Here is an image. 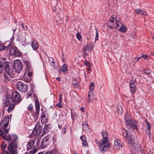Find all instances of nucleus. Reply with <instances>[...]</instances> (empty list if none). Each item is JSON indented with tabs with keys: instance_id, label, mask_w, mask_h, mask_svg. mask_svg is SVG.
Here are the masks:
<instances>
[{
	"instance_id": "nucleus-42",
	"label": "nucleus",
	"mask_w": 154,
	"mask_h": 154,
	"mask_svg": "<svg viewBox=\"0 0 154 154\" xmlns=\"http://www.w3.org/2000/svg\"><path fill=\"white\" fill-rule=\"evenodd\" d=\"M76 37L77 38L79 39V40L80 41L82 39V36L79 33H76Z\"/></svg>"
},
{
	"instance_id": "nucleus-33",
	"label": "nucleus",
	"mask_w": 154,
	"mask_h": 154,
	"mask_svg": "<svg viewBox=\"0 0 154 154\" xmlns=\"http://www.w3.org/2000/svg\"><path fill=\"white\" fill-rule=\"evenodd\" d=\"M72 84L74 85V87L75 88H77L79 86V85L77 81L75 79H74L72 81Z\"/></svg>"
},
{
	"instance_id": "nucleus-1",
	"label": "nucleus",
	"mask_w": 154,
	"mask_h": 154,
	"mask_svg": "<svg viewBox=\"0 0 154 154\" xmlns=\"http://www.w3.org/2000/svg\"><path fill=\"white\" fill-rule=\"evenodd\" d=\"M123 137L125 141H128L129 148L131 150L136 152L138 150L139 145L137 142L133 140L130 132L126 129L122 131Z\"/></svg>"
},
{
	"instance_id": "nucleus-51",
	"label": "nucleus",
	"mask_w": 154,
	"mask_h": 154,
	"mask_svg": "<svg viewBox=\"0 0 154 154\" xmlns=\"http://www.w3.org/2000/svg\"><path fill=\"white\" fill-rule=\"evenodd\" d=\"M61 131L62 132H63V133H65L66 132L65 128H62L61 129Z\"/></svg>"
},
{
	"instance_id": "nucleus-34",
	"label": "nucleus",
	"mask_w": 154,
	"mask_h": 154,
	"mask_svg": "<svg viewBox=\"0 0 154 154\" xmlns=\"http://www.w3.org/2000/svg\"><path fill=\"white\" fill-rule=\"evenodd\" d=\"M89 51H88V47H87V45L84 47L82 49L83 53L85 55L86 54L87 52Z\"/></svg>"
},
{
	"instance_id": "nucleus-5",
	"label": "nucleus",
	"mask_w": 154,
	"mask_h": 154,
	"mask_svg": "<svg viewBox=\"0 0 154 154\" xmlns=\"http://www.w3.org/2000/svg\"><path fill=\"white\" fill-rule=\"evenodd\" d=\"M13 66L15 71L18 73H20L23 69L21 62L18 60H16L14 61Z\"/></svg>"
},
{
	"instance_id": "nucleus-2",
	"label": "nucleus",
	"mask_w": 154,
	"mask_h": 154,
	"mask_svg": "<svg viewBox=\"0 0 154 154\" xmlns=\"http://www.w3.org/2000/svg\"><path fill=\"white\" fill-rule=\"evenodd\" d=\"M9 122V118L5 117L0 123L2 129L0 130V135L3 137L5 140H11L10 135L8 134V130L5 129L8 126Z\"/></svg>"
},
{
	"instance_id": "nucleus-10",
	"label": "nucleus",
	"mask_w": 154,
	"mask_h": 154,
	"mask_svg": "<svg viewBox=\"0 0 154 154\" xmlns=\"http://www.w3.org/2000/svg\"><path fill=\"white\" fill-rule=\"evenodd\" d=\"M35 106L36 112L33 114V115L37 119L39 116V112L40 111V104L38 100H36L35 101Z\"/></svg>"
},
{
	"instance_id": "nucleus-57",
	"label": "nucleus",
	"mask_w": 154,
	"mask_h": 154,
	"mask_svg": "<svg viewBox=\"0 0 154 154\" xmlns=\"http://www.w3.org/2000/svg\"><path fill=\"white\" fill-rule=\"evenodd\" d=\"M88 63L87 62L85 61V62L84 63V64L85 65H88Z\"/></svg>"
},
{
	"instance_id": "nucleus-28",
	"label": "nucleus",
	"mask_w": 154,
	"mask_h": 154,
	"mask_svg": "<svg viewBox=\"0 0 154 154\" xmlns=\"http://www.w3.org/2000/svg\"><path fill=\"white\" fill-rule=\"evenodd\" d=\"M23 78L25 81L27 83L31 81V78L29 76H27V75L24 74L23 75Z\"/></svg>"
},
{
	"instance_id": "nucleus-45",
	"label": "nucleus",
	"mask_w": 154,
	"mask_h": 154,
	"mask_svg": "<svg viewBox=\"0 0 154 154\" xmlns=\"http://www.w3.org/2000/svg\"><path fill=\"white\" fill-rule=\"evenodd\" d=\"M82 144L84 146H87V142L86 140H83V141L82 142Z\"/></svg>"
},
{
	"instance_id": "nucleus-31",
	"label": "nucleus",
	"mask_w": 154,
	"mask_h": 154,
	"mask_svg": "<svg viewBox=\"0 0 154 154\" xmlns=\"http://www.w3.org/2000/svg\"><path fill=\"white\" fill-rule=\"evenodd\" d=\"M82 129L84 131H87L89 130V128L87 124H84L83 125Z\"/></svg>"
},
{
	"instance_id": "nucleus-15",
	"label": "nucleus",
	"mask_w": 154,
	"mask_h": 154,
	"mask_svg": "<svg viewBox=\"0 0 154 154\" xmlns=\"http://www.w3.org/2000/svg\"><path fill=\"white\" fill-rule=\"evenodd\" d=\"M114 15L112 16L110 18L109 20L107 22L108 26L110 29L115 28L116 27V25H111L112 23L114 22Z\"/></svg>"
},
{
	"instance_id": "nucleus-18",
	"label": "nucleus",
	"mask_w": 154,
	"mask_h": 154,
	"mask_svg": "<svg viewBox=\"0 0 154 154\" xmlns=\"http://www.w3.org/2000/svg\"><path fill=\"white\" fill-rule=\"evenodd\" d=\"M35 142V140L34 138L32 139L28 142L27 145V149L29 150L31 149L34 145Z\"/></svg>"
},
{
	"instance_id": "nucleus-24",
	"label": "nucleus",
	"mask_w": 154,
	"mask_h": 154,
	"mask_svg": "<svg viewBox=\"0 0 154 154\" xmlns=\"http://www.w3.org/2000/svg\"><path fill=\"white\" fill-rule=\"evenodd\" d=\"M51 128L50 125H45L44 127L43 133L44 134L47 133Z\"/></svg>"
},
{
	"instance_id": "nucleus-30",
	"label": "nucleus",
	"mask_w": 154,
	"mask_h": 154,
	"mask_svg": "<svg viewBox=\"0 0 154 154\" xmlns=\"http://www.w3.org/2000/svg\"><path fill=\"white\" fill-rule=\"evenodd\" d=\"M94 43L90 42V43L87 45L88 48V51H91L94 47Z\"/></svg>"
},
{
	"instance_id": "nucleus-37",
	"label": "nucleus",
	"mask_w": 154,
	"mask_h": 154,
	"mask_svg": "<svg viewBox=\"0 0 154 154\" xmlns=\"http://www.w3.org/2000/svg\"><path fill=\"white\" fill-rule=\"evenodd\" d=\"M26 71H27L28 73L27 74V76H29L30 78H31V76L32 75V69L31 68H30L29 69H28L27 70H26Z\"/></svg>"
},
{
	"instance_id": "nucleus-35",
	"label": "nucleus",
	"mask_w": 154,
	"mask_h": 154,
	"mask_svg": "<svg viewBox=\"0 0 154 154\" xmlns=\"http://www.w3.org/2000/svg\"><path fill=\"white\" fill-rule=\"evenodd\" d=\"M24 63L27 66V67H26V70H27L28 69H29L30 68H31L30 66H29L30 62L29 61L25 60L24 61Z\"/></svg>"
},
{
	"instance_id": "nucleus-49",
	"label": "nucleus",
	"mask_w": 154,
	"mask_h": 154,
	"mask_svg": "<svg viewBox=\"0 0 154 154\" xmlns=\"http://www.w3.org/2000/svg\"><path fill=\"white\" fill-rule=\"evenodd\" d=\"M81 140L83 141V140H86V137L84 135H82L80 137Z\"/></svg>"
},
{
	"instance_id": "nucleus-40",
	"label": "nucleus",
	"mask_w": 154,
	"mask_h": 154,
	"mask_svg": "<svg viewBox=\"0 0 154 154\" xmlns=\"http://www.w3.org/2000/svg\"><path fill=\"white\" fill-rule=\"evenodd\" d=\"M37 150V149L36 148H34L31 151L29 152L30 154H34L36 152Z\"/></svg>"
},
{
	"instance_id": "nucleus-63",
	"label": "nucleus",
	"mask_w": 154,
	"mask_h": 154,
	"mask_svg": "<svg viewBox=\"0 0 154 154\" xmlns=\"http://www.w3.org/2000/svg\"><path fill=\"white\" fill-rule=\"evenodd\" d=\"M131 154H136V152H133V153H132Z\"/></svg>"
},
{
	"instance_id": "nucleus-29",
	"label": "nucleus",
	"mask_w": 154,
	"mask_h": 154,
	"mask_svg": "<svg viewBox=\"0 0 154 154\" xmlns=\"http://www.w3.org/2000/svg\"><path fill=\"white\" fill-rule=\"evenodd\" d=\"M15 106V105L14 104H10L8 109V112H11L13 110Z\"/></svg>"
},
{
	"instance_id": "nucleus-59",
	"label": "nucleus",
	"mask_w": 154,
	"mask_h": 154,
	"mask_svg": "<svg viewBox=\"0 0 154 154\" xmlns=\"http://www.w3.org/2000/svg\"><path fill=\"white\" fill-rule=\"evenodd\" d=\"M58 127H59V128L60 129L61 128V126L59 124H58Z\"/></svg>"
},
{
	"instance_id": "nucleus-44",
	"label": "nucleus",
	"mask_w": 154,
	"mask_h": 154,
	"mask_svg": "<svg viewBox=\"0 0 154 154\" xmlns=\"http://www.w3.org/2000/svg\"><path fill=\"white\" fill-rule=\"evenodd\" d=\"M120 24H121V23L120 22H119L118 21H116V23L115 24H114V23H112L111 25H115V24L116 25V26H120Z\"/></svg>"
},
{
	"instance_id": "nucleus-12",
	"label": "nucleus",
	"mask_w": 154,
	"mask_h": 154,
	"mask_svg": "<svg viewBox=\"0 0 154 154\" xmlns=\"http://www.w3.org/2000/svg\"><path fill=\"white\" fill-rule=\"evenodd\" d=\"M114 147L117 149L121 148L123 146L122 143L119 139H116L114 142Z\"/></svg>"
},
{
	"instance_id": "nucleus-14",
	"label": "nucleus",
	"mask_w": 154,
	"mask_h": 154,
	"mask_svg": "<svg viewBox=\"0 0 154 154\" xmlns=\"http://www.w3.org/2000/svg\"><path fill=\"white\" fill-rule=\"evenodd\" d=\"M100 144V145L99 148L103 152H104L108 150L109 147V144L108 142H107V143H105L102 144Z\"/></svg>"
},
{
	"instance_id": "nucleus-60",
	"label": "nucleus",
	"mask_w": 154,
	"mask_h": 154,
	"mask_svg": "<svg viewBox=\"0 0 154 154\" xmlns=\"http://www.w3.org/2000/svg\"><path fill=\"white\" fill-rule=\"evenodd\" d=\"M22 27H23V28H25L24 27V26L23 24V23H22Z\"/></svg>"
},
{
	"instance_id": "nucleus-50",
	"label": "nucleus",
	"mask_w": 154,
	"mask_h": 154,
	"mask_svg": "<svg viewBox=\"0 0 154 154\" xmlns=\"http://www.w3.org/2000/svg\"><path fill=\"white\" fill-rule=\"evenodd\" d=\"M98 34L97 31H96V33L95 36V41H97L98 39Z\"/></svg>"
},
{
	"instance_id": "nucleus-41",
	"label": "nucleus",
	"mask_w": 154,
	"mask_h": 154,
	"mask_svg": "<svg viewBox=\"0 0 154 154\" xmlns=\"http://www.w3.org/2000/svg\"><path fill=\"white\" fill-rule=\"evenodd\" d=\"M28 109L30 111H32L33 110V106L32 104L29 105L28 107Z\"/></svg>"
},
{
	"instance_id": "nucleus-64",
	"label": "nucleus",
	"mask_w": 154,
	"mask_h": 154,
	"mask_svg": "<svg viewBox=\"0 0 154 154\" xmlns=\"http://www.w3.org/2000/svg\"><path fill=\"white\" fill-rule=\"evenodd\" d=\"M24 154H29L28 152H25Z\"/></svg>"
},
{
	"instance_id": "nucleus-55",
	"label": "nucleus",
	"mask_w": 154,
	"mask_h": 154,
	"mask_svg": "<svg viewBox=\"0 0 154 154\" xmlns=\"http://www.w3.org/2000/svg\"><path fill=\"white\" fill-rule=\"evenodd\" d=\"M45 154H52L51 152H49L46 153Z\"/></svg>"
},
{
	"instance_id": "nucleus-20",
	"label": "nucleus",
	"mask_w": 154,
	"mask_h": 154,
	"mask_svg": "<svg viewBox=\"0 0 154 154\" xmlns=\"http://www.w3.org/2000/svg\"><path fill=\"white\" fill-rule=\"evenodd\" d=\"M132 120L131 116L128 114L126 113L125 116L124 121L126 124H128L129 122Z\"/></svg>"
},
{
	"instance_id": "nucleus-7",
	"label": "nucleus",
	"mask_w": 154,
	"mask_h": 154,
	"mask_svg": "<svg viewBox=\"0 0 154 154\" xmlns=\"http://www.w3.org/2000/svg\"><path fill=\"white\" fill-rule=\"evenodd\" d=\"M17 89L20 92H25L27 91V85L21 82H17Z\"/></svg>"
},
{
	"instance_id": "nucleus-48",
	"label": "nucleus",
	"mask_w": 154,
	"mask_h": 154,
	"mask_svg": "<svg viewBox=\"0 0 154 154\" xmlns=\"http://www.w3.org/2000/svg\"><path fill=\"white\" fill-rule=\"evenodd\" d=\"M61 103H60L59 102L56 105L57 107H59V108H62L63 107V105L61 104Z\"/></svg>"
},
{
	"instance_id": "nucleus-52",
	"label": "nucleus",
	"mask_w": 154,
	"mask_h": 154,
	"mask_svg": "<svg viewBox=\"0 0 154 154\" xmlns=\"http://www.w3.org/2000/svg\"><path fill=\"white\" fill-rule=\"evenodd\" d=\"M141 57H143V58L145 59V60H147V56L146 55H143L141 56Z\"/></svg>"
},
{
	"instance_id": "nucleus-16",
	"label": "nucleus",
	"mask_w": 154,
	"mask_h": 154,
	"mask_svg": "<svg viewBox=\"0 0 154 154\" xmlns=\"http://www.w3.org/2000/svg\"><path fill=\"white\" fill-rule=\"evenodd\" d=\"M49 138L48 137H44L41 142V146L42 148H44L46 147L49 144Z\"/></svg>"
},
{
	"instance_id": "nucleus-56",
	"label": "nucleus",
	"mask_w": 154,
	"mask_h": 154,
	"mask_svg": "<svg viewBox=\"0 0 154 154\" xmlns=\"http://www.w3.org/2000/svg\"><path fill=\"white\" fill-rule=\"evenodd\" d=\"M56 79L58 81H60V78L59 77H57L56 78Z\"/></svg>"
},
{
	"instance_id": "nucleus-46",
	"label": "nucleus",
	"mask_w": 154,
	"mask_h": 154,
	"mask_svg": "<svg viewBox=\"0 0 154 154\" xmlns=\"http://www.w3.org/2000/svg\"><path fill=\"white\" fill-rule=\"evenodd\" d=\"M146 125L147 126V128L149 130L150 128V124L148 122H146Z\"/></svg>"
},
{
	"instance_id": "nucleus-26",
	"label": "nucleus",
	"mask_w": 154,
	"mask_h": 154,
	"mask_svg": "<svg viewBox=\"0 0 154 154\" xmlns=\"http://www.w3.org/2000/svg\"><path fill=\"white\" fill-rule=\"evenodd\" d=\"M41 121L43 123H45L48 122V119L46 118V116L44 113H42L41 117Z\"/></svg>"
},
{
	"instance_id": "nucleus-38",
	"label": "nucleus",
	"mask_w": 154,
	"mask_h": 154,
	"mask_svg": "<svg viewBox=\"0 0 154 154\" xmlns=\"http://www.w3.org/2000/svg\"><path fill=\"white\" fill-rule=\"evenodd\" d=\"M4 63L0 60V74L1 73L3 70V65Z\"/></svg>"
},
{
	"instance_id": "nucleus-61",
	"label": "nucleus",
	"mask_w": 154,
	"mask_h": 154,
	"mask_svg": "<svg viewBox=\"0 0 154 154\" xmlns=\"http://www.w3.org/2000/svg\"><path fill=\"white\" fill-rule=\"evenodd\" d=\"M88 71H91V69L90 68H89L88 69Z\"/></svg>"
},
{
	"instance_id": "nucleus-8",
	"label": "nucleus",
	"mask_w": 154,
	"mask_h": 154,
	"mask_svg": "<svg viewBox=\"0 0 154 154\" xmlns=\"http://www.w3.org/2000/svg\"><path fill=\"white\" fill-rule=\"evenodd\" d=\"M9 54L11 55L19 57L21 55L20 52L17 49L16 47H12L10 48Z\"/></svg>"
},
{
	"instance_id": "nucleus-54",
	"label": "nucleus",
	"mask_w": 154,
	"mask_h": 154,
	"mask_svg": "<svg viewBox=\"0 0 154 154\" xmlns=\"http://www.w3.org/2000/svg\"><path fill=\"white\" fill-rule=\"evenodd\" d=\"M81 110L82 112H83L85 111V108L83 107H82L81 108Z\"/></svg>"
},
{
	"instance_id": "nucleus-47",
	"label": "nucleus",
	"mask_w": 154,
	"mask_h": 154,
	"mask_svg": "<svg viewBox=\"0 0 154 154\" xmlns=\"http://www.w3.org/2000/svg\"><path fill=\"white\" fill-rule=\"evenodd\" d=\"M62 94L60 95L59 96V102L60 103H62Z\"/></svg>"
},
{
	"instance_id": "nucleus-23",
	"label": "nucleus",
	"mask_w": 154,
	"mask_h": 154,
	"mask_svg": "<svg viewBox=\"0 0 154 154\" xmlns=\"http://www.w3.org/2000/svg\"><path fill=\"white\" fill-rule=\"evenodd\" d=\"M31 46L34 50H37L38 48V42L36 41H34L32 42Z\"/></svg>"
},
{
	"instance_id": "nucleus-21",
	"label": "nucleus",
	"mask_w": 154,
	"mask_h": 154,
	"mask_svg": "<svg viewBox=\"0 0 154 154\" xmlns=\"http://www.w3.org/2000/svg\"><path fill=\"white\" fill-rule=\"evenodd\" d=\"M14 45V44L12 41H11L9 43V46H5L3 45L0 44V51H3L4 50H7V51L9 49L10 46H11Z\"/></svg>"
},
{
	"instance_id": "nucleus-13",
	"label": "nucleus",
	"mask_w": 154,
	"mask_h": 154,
	"mask_svg": "<svg viewBox=\"0 0 154 154\" xmlns=\"http://www.w3.org/2000/svg\"><path fill=\"white\" fill-rule=\"evenodd\" d=\"M129 122V123H128V124H126L127 128H129L131 127L133 129H137L138 126L137 125V122L136 121H135L134 120L133 121L132 120H131Z\"/></svg>"
},
{
	"instance_id": "nucleus-4",
	"label": "nucleus",
	"mask_w": 154,
	"mask_h": 154,
	"mask_svg": "<svg viewBox=\"0 0 154 154\" xmlns=\"http://www.w3.org/2000/svg\"><path fill=\"white\" fill-rule=\"evenodd\" d=\"M10 63L8 62H5L4 63V66L5 70L7 73L11 77H13L14 76V74L15 71L14 68L10 66Z\"/></svg>"
},
{
	"instance_id": "nucleus-11",
	"label": "nucleus",
	"mask_w": 154,
	"mask_h": 154,
	"mask_svg": "<svg viewBox=\"0 0 154 154\" xmlns=\"http://www.w3.org/2000/svg\"><path fill=\"white\" fill-rule=\"evenodd\" d=\"M102 134L103 138V140H102L100 142V144H103L105 143H107L108 136L107 133L105 131H103L102 132Z\"/></svg>"
},
{
	"instance_id": "nucleus-32",
	"label": "nucleus",
	"mask_w": 154,
	"mask_h": 154,
	"mask_svg": "<svg viewBox=\"0 0 154 154\" xmlns=\"http://www.w3.org/2000/svg\"><path fill=\"white\" fill-rule=\"evenodd\" d=\"M127 28V27L123 25H122V26L120 28L119 30L121 32H124L126 31Z\"/></svg>"
},
{
	"instance_id": "nucleus-22",
	"label": "nucleus",
	"mask_w": 154,
	"mask_h": 154,
	"mask_svg": "<svg viewBox=\"0 0 154 154\" xmlns=\"http://www.w3.org/2000/svg\"><path fill=\"white\" fill-rule=\"evenodd\" d=\"M94 94L91 92H89L88 95V103L91 102L93 100L94 97Z\"/></svg>"
},
{
	"instance_id": "nucleus-27",
	"label": "nucleus",
	"mask_w": 154,
	"mask_h": 154,
	"mask_svg": "<svg viewBox=\"0 0 154 154\" xmlns=\"http://www.w3.org/2000/svg\"><path fill=\"white\" fill-rule=\"evenodd\" d=\"M61 70L64 72H67L68 71L67 66L66 64L63 65L61 68Z\"/></svg>"
},
{
	"instance_id": "nucleus-43",
	"label": "nucleus",
	"mask_w": 154,
	"mask_h": 154,
	"mask_svg": "<svg viewBox=\"0 0 154 154\" xmlns=\"http://www.w3.org/2000/svg\"><path fill=\"white\" fill-rule=\"evenodd\" d=\"M144 72L147 74H149L150 73V70L149 69H145L144 71Z\"/></svg>"
},
{
	"instance_id": "nucleus-25",
	"label": "nucleus",
	"mask_w": 154,
	"mask_h": 154,
	"mask_svg": "<svg viewBox=\"0 0 154 154\" xmlns=\"http://www.w3.org/2000/svg\"><path fill=\"white\" fill-rule=\"evenodd\" d=\"M135 12L137 14H142L144 15H146L147 13L142 9H138L135 10Z\"/></svg>"
},
{
	"instance_id": "nucleus-62",
	"label": "nucleus",
	"mask_w": 154,
	"mask_h": 154,
	"mask_svg": "<svg viewBox=\"0 0 154 154\" xmlns=\"http://www.w3.org/2000/svg\"><path fill=\"white\" fill-rule=\"evenodd\" d=\"M60 21H61V23H63V20H62L61 19V20H60Z\"/></svg>"
},
{
	"instance_id": "nucleus-3",
	"label": "nucleus",
	"mask_w": 154,
	"mask_h": 154,
	"mask_svg": "<svg viewBox=\"0 0 154 154\" xmlns=\"http://www.w3.org/2000/svg\"><path fill=\"white\" fill-rule=\"evenodd\" d=\"M18 137L14 136V140L11 142L8 148L9 152L6 151L3 152L2 154H17V140Z\"/></svg>"
},
{
	"instance_id": "nucleus-17",
	"label": "nucleus",
	"mask_w": 154,
	"mask_h": 154,
	"mask_svg": "<svg viewBox=\"0 0 154 154\" xmlns=\"http://www.w3.org/2000/svg\"><path fill=\"white\" fill-rule=\"evenodd\" d=\"M10 96L8 95H5L3 97V106H8L10 103Z\"/></svg>"
},
{
	"instance_id": "nucleus-39",
	"label": "nucleus",
	"mask_w": 154,
	"mask_h": 154,
	"mask_svg": "<svg viewBox=\"0 0 154 154\" xmlns=\"http://www.w3.org/2000/svg\"><path fill=\"white\" fill-rule=\"evenodd\" d=\"M94 87V82H92L90 86V89L91 91L93 90Z\"/></svg>"
},
{
	"instance_id": "nucleus-53",
	"label": "nucleus",
	"mask_w": 154,
	"mask_h": 154,
	"mask_svg": "<svg viewBox=\"0 0 154 154\" xmlns=\"http://www.w3.org/2000/svg\"><path fill=\"white\" fill-rule=\"evenodd\" d=\"M140 57H137L134 58L136 60V61H135V62H137Z\"/></svg>"
},
{
	"instance_id": "nucleus-36",
	"label": "nucleus",
	"mask_w": 154,
	"mask_h": 154,
	"mask_svg": "<svg viewBox=\"0 0 154 154\" xmlns=\"http://www.w3.org/2000/svg\"><path fill=\"white\" fill-rule=\"evenodd\" d=\"M123 112L122 109L120 106H118V113L119 115H121Z\"/></svg>"
},
{
	"instance_id": "nucleus-58",
	"label": "nucleus",
	"mask_w": 154,
	"mask_h": 154,
	"mask_svg": "<svg viewBox=\"0 0 154 154\" xmlns=\"http://www.w3.org/2000/svg\"><path fill=\"white\" fill-rule=\"evenodd\" d=\"M88 66H89L90 67L91 66H92V65H91V63H88Z\"/></svg>"
},
{
	"instance_id": "nucleus-6",
	"label": "nucleus",
	"mask_w": 154,
	"mask_h": 154,
	"mask_svg": "<svg viewBox=\"0 0 154 154\" xmlns=\"http://www.w3.org/2000/svg\"><path fill=\"white\" fill-rule=\"evenodd\" d=\"M11 99L15 103L17 104L21 100L20 95L17 92L13 93Z\"/></svg>"
},
{
	"instance_id": "nucleus-19",
	"label": "nucleus",
	"mask_w": 154,
	"mask_h": 154,
	"mask_svg": "<svg viewBox=\"0 0 154 154\" xmlns=\"http://www.w3.org/2000/svg\"><path fill=\"white\" fill-rule=\"evenodd\" d=\"M130 91L132 94H134L136 91V87L134 82H130Z\"/></svg>"
},
{
	"instance_id": "nucleus-9",
	"label": "nucleus",
	"mask_w": 154,
	"mask_h": 154,
	"mask_svg": "<svg viewBox=\"0 0 154 154\" xmlns=\"http://www.w3.org/2000/svg\"><path fill=\"white\" fill-rule=\"evenodd\" d=\"M42 130V128L40 125H36L32 132V134L35 136H38L40 135Z\"/></svg>"
}]
</instances>
